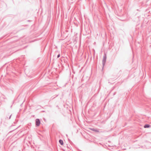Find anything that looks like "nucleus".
Wrapping results in <instances>:
<instances>
[{"label": "nucleus", "mask_w": 151, "mask_h": 151, "mask_svg": "<svg viewBox=\"0 0 151 151\" xmlns=\"http://www.w3.org/2000/svg\"><path fill=\"white\" fill-rule=\"evenodd\" d=\"M36 126H38L40 125V122L38 119H37L36 120Z\"/></svg>", "instance_id": "nucleus-1"}, {"label": "nucleus", "mask_w": 151, "mask_h": 151, "mask_svg": "<svg viewBox=\"0 0 151 151\" xmlns=\"http://www.w3.org/2000/svg\"><path fill=\"white\" fill-rule=\"evenodd\" d=\"M59 143L62 145H63V142L62 140L60 139L59 141Z\"/></svg>", "instance_id": "nucleus-2"}, {"label": "nucleus", "mask_w": 151, "mask_h": 151, "mask_svg": "<svg viewBox=\"0 0 151 151\" xmlns=\"http://www.w3.org/2000/svg\"><path fill=\"white\" fill-rule=\"evenodd\" d=\"M149 127H150V125L148 124H146L144 126L145 128H148Z\"/></svg>", "instance_id": "nucleus-3"}, {"label": "nucleus", "mask_w": 151, "mask_h": 151, "mask_svg": "<svg viewBox=\"0 0 151 151\" xmlns=\"http://www.w3.org/2000/svg\"><path fill=\"white\" fill-rule=\"evenodd\" d=\"M93 131H95L96 132H99V131L97 130H93Z\"/></svg>", "instance_id": "nucleus-4"}, {"label": "nucleus", "mask_w": 151, "mask_h": 151, "mask_svg": "<svg viewBox=\"0 0 151 151\" xmlns=\"http://www.w3.org/2000/svg\"><path fill=\"white\" fill-rule=\"evenodd\" d=\"M60 55H58V56H57V57H58V58L59 57H60Z\"/></svg>", "instance_id": "nucleus-5"}]
</instances>
